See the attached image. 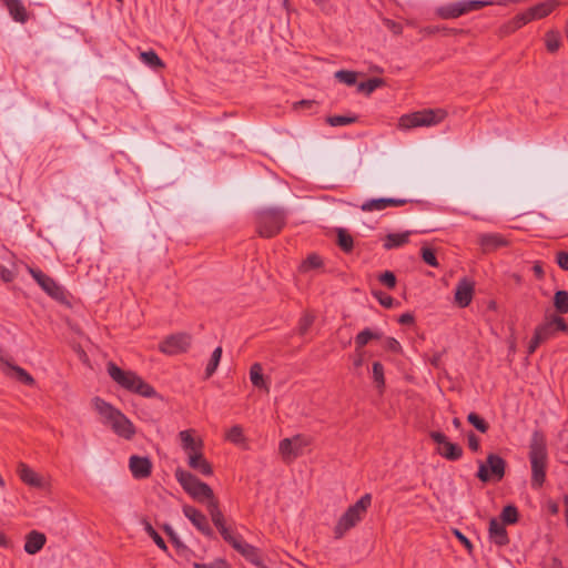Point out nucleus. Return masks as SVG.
<instances>
[{
  "instance_id": "nucleus-1",
  "label": "nucleus",
  "mask_w": 568,
  "mask_h": 568,
  "mask_svg": "<svg viewBox=\"0 0 568 568\" xmlns=\"http://www.w3.org/2000/svg\"><path fill=\"white\" fill-rule=\"evenodd\" d=\"M92 406L102 417L103 423L110 426L118 436L128 440L133 438L135 435L134 425L118 408L113 407L100 397H94L92 399Z\"/></svg>"
},
{
  "instance_id": "nucleus-2",
  "label": "nucleus",
  "mask_w": 568,
  "mask_h": 568,
  "mask_svg": "<svg viewBox=\"0 0 568 568\" xmlns=\"http://www.w3.org/2000/svg\"><path fill=\"white\" fill-rule=\"evenodd\" d=\"M108 373L116 384L130 392L136 393L144 397H153L155 395L154 388L145 383L134 372L123 371L114 363H109Z\"/></svg>"
},
{
  "instance_id": "nucleus-3",
  "label": "nucleus",
  "mask_w": 568,
  "mask_h": 568,
  "mask_svg": "<svg viewBox=\"0 0 568 568\" xmlns=\"http://www.w3.org/2000/svg\"><path fill=\"white\" fill-rule=\"evenodd\" d=\"M529 459L531 464V487L540 488L546 478V445L544 437L539 433H534L529 446Z\"/></svg>"
},
{
  "instance_id": "nucleus-4",
  "label": "nucleus",
  "mask_w": 568,
  "mask_h": 568,
  "mask_svg": "<svg viewBox=\"0 0 568 568\" xmlns=\"http://www.w3.org/2000/svg\"><path fill=\"white\" fill-rule=\"evenodd\" d=\"M286 212L280 207H268L256 213V231L262 237H273L281 232L286 223Z\"/></svg>"
},
{
  "instance_id": "nucleus-5",
  "label": "nucleus",
  "mask_w": 568,
  "mask_h": 568,
  "mask_svg": "<svg viewBox=\"0 0 568 568\" xmlns=\"http://www.w3.org/2000/svg\"><path fill=\"white\" fill-rule=\"evenodd\" d=\"M447 116V112L443 109H425L422 111L404 114L398 120L400 130H410L420 126H433Z\"/></svg>"
},
{
  "instance_id": "nucleus-6",
  "label": "nucleus",
  "mask_w": 568,
  "mask_h": 568,
  "mask_svg": "<svg viewBox=\"0 0 568 568\" xmlns=\"http://www.w3.org/2000/svg\"><path fill=\"white\" fill-rule=\"evenodd\" d=\"M175 477L183 489L195 500H206L207 504L211 499H215L212 488L197 479L193 474L178 468L175 470Z\"/></svg>"
},
{
  "instance_id": "nucleus-7",
  "label": "nucleus",
  "mask_w": 568,
  "mask_h": 568,
  "mask_svg": "<svg viewBox=\"0 0 568 568\" xmlns=\"http://www.w3.org/2000/svg\"><path fill=\"white\" fill-rule=\"evenodd\" d=\"M371 503V495L365 494L354 505L348 507L335 527L336 536L342 537L345 531L354 527L362 519Z\"/></svg>"
},
{
  "instance_id": "nucleus-8",
  "label": "nucleus",
  "mask_w": 568,
  "mask_h": 568,
  "mask_svg": "<svg viewBox=\"0 0 568 568\" xmlns=\"http://www.w3.org/2000/svg\"><path fill=\"white\" fill-rule=\"evenodd\" d=\"M312 439L305 435H295L280 442L278 450L285 463H291L301 456L304 448L311 445Z\"/></svg>"
},
{
  "instance_id": "nucleus-9",
  "label": "nucleus",
  "mask_w": 568,
  "mask_h": 568,
  "mask_svg": "<svg viewBox=\"0 0 568 568\" xmlns=\"http://www.w3.org/2000/svg\"><path fill=\"white\" fill-rule=\"evenodd\" d=\"M506 462L496 454H489L486 463H479L477 477L487 483L490 479L500 480L505 476Z\"/></svg>"
},
{
  "instance_id": "nucleus-10",
  "label": "nucleus",
  "mask_w": 568,
  "mask_h": 568,
  "mask_svg": "<svg viewBox=\"0 0 568 568\" xmlns=\"http://www.w3.org/2000/svg\"><path fill=\"white\" fill-rule=\"evenodd\" d=\"M29 273L33 277V280L38 283V285L52 298L57 301L64 300V291L61 285H59L52 277L44 274L40 270L29 267Z\"/></svg>"
},
{
  "instance_id": "nucleus-11",
  "label": "nucleus",
  "mask_w": 568,
  "mask_h": 568,
  "mask_svg": "<svg viewBox=\"0 0 568 568\" xmlns=\"http://www.w3.org/2000/svg\"><path fill=\"white\" fill-rule=\"evenodd\" d=\"M430 438L438 445L437 453L447 460H458L463 456V448L448 440L440 432H432Z\"/></svg>"
},
{
  "instance_id": "nucleus-12",
  "label": "nucleus",
  "mask_w": 568,
  "mask_h": 568,
  "mask_svg": "<svg viewBox=\"0 0 568 568\" xmlns=\"http://www.w3.org/2000/svg\"><path fill=\"white\" fill-rule=\"evenodd\" d=\"M568 331V325L566 324L565 320L559 316H551L546 318V321L541 324H539L535 328V335L538 336V338L545 343L548 339L556 336L558 332H566Z\"/></svg>"
},
{
  "instance_id": "nucleus-13",
  "label": "nucleus",
  "mask_w": 568,
  "mask_h": 568,
  "mask_svg": "<svg viewBox=\"0 0 568 568\" xmlns=\"http://www.w3.org/2000/svg\"><path fill=\"white\" fill-rule=\"evenodd\" d=\"M191 345V336L180 333L166 337L160 345L161 352L175 355L185 352Z\"/></svg>"
},
{
  "instance_id": "nucleus-14",
  "label": "nucleus",
  "mask_w": 568,
  "mask_h": 568,
  "mask_svg": "<svg viewBox=\"0 0 568 568\" xmlns=\"http://www.w3.org/2000/svg\"><path fill=\"white\" fill-rule=\"evenodd\" d=\"M0 369L6 376L13 378L24 385L32 386L36 383L34 378L26 369L14 365L13 363H10L3 357H0Z\"/></svg>"
},
{
  "instance_id": "nucleus-15",
  "label": "nucleus",
  "mask_w": 568,
  "mask_h": 568,
  "mask_svg": "<svg viewBox=\"0 0 568 568\" xmlns=\"http://www.w3.org/2000/svg\"><path fill=\"white\" fill-rule=\"evenodd\" d=\"M184 516L200 530L203 535L212 537L214 535L204 514L196 508L185 505L183 506Z\"/></svg>"
},
{
  "instance_id": "nucleus-16",
  "label": "nucleus",
  "mask_w": 568,
  "mask_h": 568,
  "mask_svg": "<svg viewBox=\"0 0 568 568\" xmlns=\"http://www.w3.org/2000/svg\"><path fill=\"white\" fill-rule=\"evenodd\" d=\"M129 468L136 479L148 478L152 471V463L148 457L133 455L129 459Z\"/></svg>"
},
{
  "instance_id": "nucleus-17",
  "label": "nucleus",
  "mask_w": 568,
  "mask_h": 568,
  "mask_svg": "<svg viewBox=\"0 0 568 568\" xmlns=\"http://www.w3.org/2000/svg\"><path fill=\"white\" fill-rule=\"evenodd\" d=\"M474 294V283L467 277L459 280L455 291V302L460 307H466L470 304Z\"/></svg>"
},
{
  "instance_id": "nucleus-18",
  "label": "nucleus",
  "mask_w": 568,
  "mask_h": 568,
  "mask_svg": "<svg viewBox=\"0 0 568 568\" xmlns=\"http://www.w3.org/2000/svg\"><path fill=\"white\" fill-rule=\"evenodd\" d=\"M194 430L186 429L181 430L179 433V438L181 440L182 449L187 454V457L192 455V453H200L203 448V442L200 438H194Z\"/></svg>"
},
{
  "instance_id": "nucleus-19",
  "label": "nucleus",
  "mask_w": 568,
  "mask_h": 568,
  "mask_svg": "<svg viewBox=\"0 0 568 568\" xmlns=\"http://www.w3.org/2000/svg\"><path fill=\"white\" fill-rule=\"evenodd\" d=\"M18 475L20 479L28 486L34 488H43L45 483L43 478L36 473L32 468H30L27 464L20 463L18 465Z\"/></svg>"
},
{
  "instance_id": "nucleus-20",
  "label": "nucleus",
  "mask_w": 568,
  "mask_h": 568,
  "mask_svg": "<svg viewBox=\"0 0 568 568\" xmlns=\"http://www.w3.org/2000/svg\"><path fill=\"white\" fill-rule=\"evenodd\" d=\"M478 243L484 252L495 251L499 247L507 246L508 241L498 233H484L478 236Z\"/></svg>"
},
{
  "instance_id": "nucleus-21",
  "label": "nucleus",
  "mask_w": 568,
  "mask_h": 568,
  "mask_svg": "<svg viewBox=\"0 0 568 568\" xmlns=\"http://www.w3.org/2000/svg\"><path fill=\"white\" fill-rule=\"evenodd\" d=\"M489 538L493 542L498 546H505L508 544L509 539L507 536V531L505 525L500 523L496 518H491L489 521Z\"/></svg>"
},
{
  "instance_id": "nucleus-22",
  "label": "nucleus",
  "mask_w": 568,
  "mask_h": 568,
  "mask_svg": "<svg viewBox=\"0 0 568 568\" xmlns=\"http://www.w3.org/2000/svg\"><path fill=\"white\" fill-rule=\"evenodd\" d=\"M45 541L44 534L32 530L26 536L24 551L29 555H36L43 548Z\"/></svg>"
},
{
  "instance_id": "nucleus-23",
  "label": "nucleus",
  "mask_w": 568,
  "mask_h": 568,
  "mask_svg": "<svg viewBox=\"0 0 568 568\" xmlns=\"http://www.w3.org/2000/svg\"><path fill=\"white\" fill-rule=\"evenodd\" d=\"M187 464L192 469L201 473L204 476H211L213 474L212 466L204 458L202 452L196 454L192 453V455L189 456Z\"/></svg>"
},
{
  "instance_id": "nucleus-24",
  "label": "nucleus",
  "mask_w": 568,
  "mask_h": 568,
  "mask_svg": "<svg viewBox=\"0 0 568 568\" xmlns=\"http://www.w3.org/2000/svg\"><path fill=\"white\" fill-rule=\"evenodd\" d=\"M2 2L14 21L24 23L28 20L27 9L21 0H2Z\"/></svg>"
},
{
  "instance_id": "nucleus-25",
  "label": "nucleus",
  "mask_w": 568,
  "mask_h": 568,
  "mask_svg": "<svg viewBox=\"0 0 568 568\" xmlns=\"http://www.w3.org/2000/svg\"><path fill=\"white\" fill-rule=\"evenodd\" d=\"M250 381L253 386L270 392V386L266 378L263 375V368L260 363H254L250 368Z\"/></svg>"
},
{
  "instance_id": "nucleus-26",
  "label": "nucleus",
  "mask_w": 568,
  "mask_h": 568,
  "mask_svg": "<svg viewBox=\"0 0 568 568\" xmlns=\"http://www.w3.org/2000/svg\"><path fill=\"white\" fill-rule=\"evenodd\" d=\"M412 234L410 231H406L403 233H389L385 236L384 240V248L392 250L399 246H403L408 242L409 235Z\"/></svg>"
},
{
  "instance_id": "nucleus-27",
  "label": "nucleus",
  "mask_w": 568,
  "mask_h": 568,
  "mask_svg": "<svg viewBox=\"0 0 568 568\" xmlns=\"http://www.w3.org/2000/svg\"><path fill=\"white\" fill-rule=\"evenodd\" d=\"M206 507H207V510H209L210 516L212 518V521L215 525V527L219 529V531L221 532L223 528H227L225 526V523H224V516H223L222 511L219 508L217 500L216 499H211V501H209L206 504Z\"/></svg>"
},
{
  "instance_id": "nucleus-28",
  "label": "nucleus",
  "mask_w": 568,
  "mask_h": 568,
  "mask_svg": "<svg viewBox=\"0 0 568 568\" xmlns=\"http://www.w3.org/2000/svg\"><path fill=\"white\" fill-rule=\"evenodd\" d=\"M558 6L557 0H549L541 2L535 7L529 8L532 19H541L548 16Z\"/></svg>"
},
{
  "instance_id": "nucleus-29",
  "label": "nucleus",
  "mask_w": 568,
  "mask_h": 568,
  "mask_svg": "<svg viewBox=\"0 0 568 568\" xmlns=\"http://www.w3.org/2000/svg\"><path fill=\"white\" fill-rule=\"evenodd\" d=\"M383 336L379 332H374L371 328H365L359 332L355 337L356 351H359L366 344H368L373 339H381Z\"/></svg>"
},
{
  "instance_id": "nucleus-30",
  "label": "nucleus",
  "mask_w": 568,
  "mask_h": 568,
  "mask_svg": "<svg viewBox=\"0 0 568 568\" xmlns=\"http://www.w3.org/2000/svg\"><path fill=\"white\" fill-rule=\"evenodd\" d=\"M141 61L153 70L163 69L164 62L160 59L154 50L141 51Z\"/></svg>"
},
{
  "instance_id": "nucleus-31",
  "label": "nucleus",
  "mask_w": 568,
  "mask_h": 568,
  "mask_svg": "<svg viewBox=\"0 0 568 568\" xmlns=\"http://www.w3.org/2000/svg\"><path fill=\"white\" fill-rule=\"evenodd\" d=\"M532 17H531V13L528 10H526L525 12L523 13H519L517 14L507 26H506V29H507V32H513L519 28H521L523 26H525L526 23L532 21Z\"/></svg>"
},
{
  "instance_id": "nucleus-32",
  "label": "nucleus",
  "mask_w": 568,
  "mask_h": 568,
  "mask_svg": "<svg viewBox=\"0 0 568 568\" xmlns=\"http://www.w3.org/2000/svg\"><path fill=\"white\" fill-rule=\"evenodd\" d=\"M385 84L384 80L381 78H372L365 82H361L357 84V91L369 95L377 88H381Z\"/></svg>"
},
{
  "instance_id": "nucleus-33",
  "label": "nucleus",
  "mask_w": 568,
  "mask_h": 568,
  "mask_svg": "<svg viewBox=\"0 0 568 568\" xmlns=\"http://www.w3.org/2000/svg\"><path fill=\"white\" fill-rule=\"evenodd\" d=\"M554 306L560 314L568 313V292L557 291L554 296Z\"/></svg>"
},
{
  "instance_id": "nucleus-34",
  "label": "nucleus",
  "mask_w": 568,
  "mask_h": 568,
  "mask_svg": "<svg viewBox=\"0 0 568 568\" xmlns=\"http://www.w3.org/2000/svg\"><path fill=\"white\" fill-rule=\"evenodd\" d=\"M234 549L242 554L251 562L255 561L258 558L256 549L252 545L244 541L243 539L235 545Z\"/></svg>"
},
{
  "instance_id": "nucleus-35",
  "label": "nucleus",
  "mask_w": 568,
  "mask_h": 568,
  "mask_svg": "<svg viewBox=\"0 0 568 568\" xmlns=\"http://www.w3.org/2000/svg\"><path fill=\"white\" fill-rule=\"evenodd\" d=\"M546 48L549 52H556L561 44V38L559 32L550 30L546 33L545 38Z\"/></svg>"
},
{
  "instance_id": "nucleus-36",
  "label": "nucleus",
  "mask_w": 568,
  "mask_h": 568,
  "mask_svg": "<svg viewBox=\"0 0 568 568\" xmlns=\"http://www.w3.org/2000/svg\"><path fill=\"white\" fill-rule=\"evenodd\" d=\"M501 521L505 524H515L518 520V510L515 506L508 505L504 507L501 515H500Z\"/></svg>"
},
{
  "instance_id": "nucleus-37",
  "label": "nucleus",
  "mask_w": 568,
  "mask_h": 568,
  "mask_svg": "<svg viewBox=\"0 0 568 568\" xmlns=\"http://www.w3.org/2000/svg\"><path fill=\"white\" fill-rule=\"evenodd\" d=\"M221 356H222V347H216L213 351L211 359L205 368L206 377H210L215 373V371L219 366V363L221 361Z\"/></svg>"
},
{
  "instance_id": "nucleus-38",
  "label": "nucleus",
  "mask_w": 568,
  "mask_h": 568,
  "mask_svg": "<svg viewBox=\"0 0 568 568\" xmlns=\"http://www.w3.org/2000/svg\"><path fill=\"white\" fill-rule=\"evenodd\" d=\"M226 439L236 445L243 444L245 442L243 428L239 425L232 426L226 434Z\"/></svg>"
},
{
  "instance_id": "nucleus-39",
  "label": "nucleus",
  "mask_w": 568,
  "mask_h": 568,
  "mask_svg": "<svg viewBox=\"0 0 568 568\" xmlns=\"http://www.w3.org/2000/svg\"><path fill=\"white\" fill-rule=\"evenodd\" d=\"M143 527L145 532L153 539L159 548L166 550V545L163 538L156 532L152 525L148 520H143Z\"/></svg>"
},
{
  "instance_id": "nucleus-40",
  "label": "nucleus",
  "mask_w": 568,
  "mask_h": 568,
  "mask_svg": "<svg viewBox=\"0 0 568 568\" xmlns=\"http://www.w3.org/2000/svg\"><path fill=\"white\" fill-rule=\"evenodd\" d=\"M467 420L480 433H486L489 429L488 423L476 413H469Z\"/></svg>"
},
{
  "instance_id": "nucleus-41",
  "label": "nucleus",
  "mask_w": 568,
  "mask_h": 568,
  "mask_svg": "<svg viewBox=\"0 0 568 568\" xmlns=\"http://www.w3.org/2000/svg\"><path fill=\"white\" fill-rule=\"evenodd\" d=\"M361 210L364 212L383 211L385 210L384 199L367 200L361 205Z\"/></svg>"
},
{
  "instance_id": "nucleus-42",
  "label": "nucleus",
  "mask_w": 568,
  "mask_h": 568,
  "mask_svg": "<svg viewBox=\"0 0 568 568\" xmlns=\"http://www.w3.org/2000/svg\"><path fill=\"white\" fill-rule=\"evenodd\" d=\"M322 266V260L316 254H311L300 266L301 272H308Z\"/></svg>"
},
{
  "instance_id": "nucleus-43",
  "label": "nucleus",
  "mask_w": 568,
  "mask_h": 568,
  "mask_svg": "<svg viewBox=\"0 0 568 568\" xmlns=\"http://www.w3.org/2000/svg\"><path fill=\"white\" fill-rule=\"evenodd\" d=\"M335 78L347 85L356 84L357 73L348 70H339L335 72Z\"/></svg>"
},
{
  "instance_id": "nucleus-44",
  "label": "nucleus",
  "mask_w": 568,
  "mask_h": 568,
  "mask_svg": "<svg viewBox=\"0 0 568 568\" xmlns=\"http://www.w3.org/2000/svg\"><path fill=\"white\" fill-rule=\"evenodd\" d=\"M337 237H338V245L343 251H345V252L352 251L353 237L345 230H338Z\"/></svg>"
},
{
  "instance_id": "nucleus-45",
  "label": "nucleus",
  "mask_w": 568,
  "mask_h": 568,
  "mask_svg": "<svg viewBox=\"0 0 568 568\" xmlns=\"http://www.w3.org/2000/svg\"><path fill=\"white\" fill-rule=\"evenodd\" d=\"M313 322H314V316L311 315V314H304L300 322H298V326H297V331H298V334L301 335H305L310 327L313 325Z\"/></svg>"
},
{
  "instance_id": "nucleus-46",
  "label": "nucleus",
  "mask_w": 568,
  "mask_h": 568,
  "mask_svg": "<svg viewBox=\"0 0 568 568\" xmlns=\"http://www.w3.org/2000/svg\"><path fill=\"white\" fill-rule=\"evenodd\" d=\"M373 377L378 387H383L385 384L384 368L379 362L373 363Z\"/></svg>"
},
{
  "instance_id": "nucleus-47",
  "label": "nucleus",
  "mask_w": 568,
  "mask_h": 568,
  "mask_svg": "<svg viewBox=\"0 0 568 568\" xmlns=\"http://www.w3.org/2000/svg\"><path fill=\"white\" fill-rule=\"evenodd\" d=\"M355 120L356 119L354 116L334 115V116H329L327 119V122L332 126H342V125L351 124V123L355 122Z\"/></svg>"
},
{
  "instance_id": "nucleus-48",
  "label": "nucleus",
  "mask_w": 568,
  "mask_h": 568,
  "mask_svg": "<svg viewBox=\"0 0 568 568\" xmlns=\"http://www.w3.org/2000/svg\"><path fill=\"white\" fill-rule=\"evenodd\" d=\"M422 258L423 261L433 266V267H437L438 266V262H437V258L435 256V253L433 252V250L428 248V247H423L422 248Z\"/></svg>"
},
{
  "instance_id": "nucleus-49",
  "label": "nucleus",
  "mask_w": 568,
  "mask_h": 568,
  "mask_svg": "<svg viewBox=\"0 0 568 568\" xmlns=\"http://www.w3.org/2000/svg\"><path fill=\"white\" fill-rule=\"evenodd\" d=\"M220 534L233 548H235V545L242 540L241 536L234 535L229 528H223Z\"/></svg>"
},
{
  "instance_id": "nucleus-50",
  "label": "nucleus",
  "mask_w": 568,
  "mask_h": 568,
  "mask_svg": "<svg viewBox=\"0 0 568 568\" xmlns=\"http://www.w3.org/2000/svg\"><path fill=\"white\" fill-rule=\"evenodd\" d=\"M194 568H231L226 561L216 559L210 564L193 562Z\"/></svg>"
},
{
  "instance_id": "nucleus-51",
  "label": "nucleus",
  "mask_w": 568,
  "mask_h": 568,
  "mask_svg": "<svg viewBox=\"0 0 568 568\" xmlns=\"http://www.w3.org/2000/svg\"><path fill=\"white\" fill-rule=\"evenodd\" d=\"M374 296L378 300L381 305L384 307L390 308L393 306V297L387 295L386 293H383L381 291L373 292Z\"/></svg>"
},
{
  "instance_id": "nucleus-52",
  "label": "nucleus",
  "mask_w": 568,
  "mask_h": 568,
  "mask_svg": "<svg viewBox=\"0 0 568 568\" xmlns=\"http://www.w3.org/2000/svg\"><path fill=\"white\" fill-rule=\"evenodd\" d=\"M381 283H383L388 288H394L396 285V277L393 272L386 271L379 276Z\"/></svg>"
},
{
  "instance_id": "nucleus-53",
  "label": "nucleus",
  "mask_w": 568,
  "mask_h": 568,
  "mask_svg": "<svg viewBox=\"0 0 568 568\" xmlns=\"http://www.w3.org/2000/svg\"><path fill=\"white\" fill-rule=\"evenodd\" d=\"M384 346L386 349L394 352V353H398L402 349L399 342L397 339H395L394 337H387L385 339Z\"/></svg>"
},
{
  "instance_id": "nucleus-54",
  "label": "nucleus",
  "mask_w": 568,
  "mask_h": 568,
  "mask_svg": "<svg viewBox=\"0 0 568 568\" xmlns=\"http://www.w3.org/2000/svg\"><path fill=\"white\" fill-rule=\"evenodd\" d=\"M468 447L477 453L480 449L479 438L473 433L467 434Z\"/></svg>"
},
{
  "instance_id": "nucleus-55",
  "label": "nucleus",
  "mask_w": 568,
  "mask_h": 568,
  "mask_svg": "<svg viewBox=\"0 0 568 568\" xmlns=\"http://www.w3.org/2000/svg\"><path fill=\"white\" fill-rule=\"evenodd\" d=\"M556 261L560 268L568 271V252H558L556 255Z\"/></svg>"
},
{
  "instance_id": "nucleus-56",
  "label": "nucleus",
  "mask_w": 568,
  "mask_h": 568,
  "mask_svg": "<svg viewBox=\"0 0 568 568\" xmlns=\"http://www.w3.org/2000/svg\"><path fill=\"white\" fill-rule=\"evenodd\" d=\"M384 24L394 34H400L403 31L402 26L393 20L386 19V20H384Z\"/></svg>"
},
{
  "instance_id": "nucleus-57",
  "label": "nucleus",
  "mask_w": 568,
  "mask_h": 568,
  "mask_svg": "<svg viewBox=\"0 0 568 568\" xmlns=\"http://www.w3.org/2000/svg\"><path fill=\"white\" fill-rule=\"evenodd\" d=\"M385 203V209L389 206H403L407 203L406 199H394V197H383Z\"/></svg>"
},
{
  "instance_id": "nucleus-58",
  "label": "nucleus",
  "mask_w": 568,
  "mask_h": 568,
  "mask_svg": "<svg viewBox=\"0 0 568 568\" xmlns=\"http://www.w3.org/2000/svg\"><path fill=\"white\" fill-rule=\"evenodd\" d=\"M454 535L467 548V550L470 552L471 549H473V545H471L470 540L463 532H460L457 529L454 530Z\"/></svg>"
},
{
  "instance_id": "nucleus-59",
  "label": "nucleus",
  "mask_w": 568,
  "mask_h": 568,
  "mask_svg": "<svg viewBox=\"0 0 568 568\" xmlns=\"http://www.w3.org/2000/svg\"><path fill=\"white\" fill-rule=\"evenodd\" d=\"M540 344H542V342L534 334L527 348L528 355L534 354Z\"/></svg>"
},
{
  "instance_id": "nucleus-60",
  "label": "nucleus",
  "mask_w": 568,
  "mask_h": 568,
  "mask_svg": "<svg viewBox=\"0 0 568 568\" xmlns=\"http://www.w3.org/2000/svg\"><path fill=\"white\" fill-rule=\"evenodd\" d=\"M164 530L165 532L170 536L171 540L178 546V547H181L182 546V542L179 540L175 531L173 530V528L169 525H165L164 526Z\"/></svg>"
},
{
  "instance_id": "nucleus-61",
  "label": "nucleus",
  "mask_w": 568,
  "mask_h": 568,
  "mask_svg": "<svg viewBox=\"0 0 568 568\" xmlns=\"http://www.w3.org/2000/svg\"><path fill=\"white\" fill-rule=\"evenodd\" d=\"M0 277L4 281V282H10L13 280V273L3 267V266H0Z\"/></svg>"
},
{
  "instance_id": "nucleus-62",
  "label": "nucleus",
  "mask_w": 568,
  "mask_h": 568,
  "mask_svg": "<svg viewBox=\"0 0 568 568\" xmlns=\"http://www.w3.org/2000/svg\"><path fill=\"white\" fill-rule=\"evenodd\" d=\"M398 322L403 325L413 324L414 316L410 313H404L399 316Z\"/></svg>"
},
{
  "instance_id": "nucleus-63",
  "label": "nucleus",
  "mask_w": 568,
  "mask_h": 568,
  "mask_svg": "<svg viewBox=\"0 0 568 568\" xmlns=\"http://www.w3.org/2000/svg\"><path fill=\"white\" fill-rule=\"evenodd\" d=\"M440 362H442V353H436V354H434V355H433V357L430 358V364H432L434 367H439Z\"/></svg>"
},
{
  "instance_id": "nucleus-64",
  "label": "nucleus",
  "mask_w": 568,
  "mask_h": 568,
  "mask_svg": "<svg viewBox=\"0 0 568 568\" xmlns=\"http://www.w3.org/2000/svg\"><path fill=\"white\" fill-rule=\"evenodd\" d=\"M364 363V357H363V354L362 353H358L356 355V357L354 358V366L356 368H359Z\"/></svg>"
}]
</instances>
